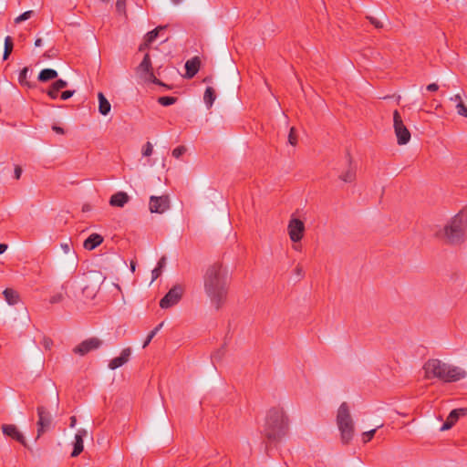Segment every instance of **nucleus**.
I'll return each instance as SVG.
<instances>
[{
    "label": "nucleus",
    "mask_w": 467,
    "mask_h": 467,
    "mask_svg": "<svg viewBox=\"0 0 467 467\" xmlns=\"http://www.w3.org/2000/svg\"><path fill=\"white\" fill-rule=\"evenodd\" d=\"M42 45V39L41 38H37L36 41H35V46L36 47H40Z\"/></svg>",
    "instance_id": "nucleus-55"
},
{
    "label": "nucleus",
    "mask_w": 467,
    "mask_h": 467,
    "mask_svg": "<svg viewBox=\"0 0 467 467\" xmlns=\"http://www.w3.org/2000/svg\"><path fill=\"white\" fill-rule=\"evenodd\" d=\"M456 109H457V113L460 116L467 118V107L464 105L463 102L457 103L456 104Z\"/></svg>",
    "instance_id": "nucleus-36"
},
{
    "label": "nucleus",
    "mask_w": 467,
    "mask_h": 467,
    "mask_svg": "<svg viewBox=\"0 0 467 467\" xmlns=\"http://www.w3.org/2000/svg\"><path fill=\"white\" fill-rule=\"evenodd\" d=\"M32 14H33V11L24 12L23 14H21L19 16H17L15 19V23L18 24L20 22H23V21H26V20L29 19L31 17Z\"/></svg>",
    "instance_id": "nucleus-35"
},
{
    "label": "nucleus",
    "mask_w": 467,
    "mask_h": 467,
    "mask_svg": "<svg viewBox=\"0 0 467 467\" xmlns=\"http://www.w3.org/2000/svg\"><path fill=\"white\" fill-rule=\"evenodd\" d=\"M165 26H157L153 30L148 32L145 36V46H150L157 37L160 30L164 29Z\"/></svg>",
    "instance_id": "nucleus-24"
},
{
    "label": "nucleus",
    "mask_w": 467,
    "mask_h": 467,
    "mask_svg": "<svg viewBox=\"0 0 467 467\" xmlns=\"http://www.w3.org/2000/svg\"><path fill=\"white\" fill-rule=\"evenodd\" d=\"M339 179L344 182H352L356 180V171L349 168L339 176Z\"/></svg>",
    "instance_id": "nucleus-27"
},
{
    "label": "nucleus",
    "mask_w": 467,
    "mask_h": 467,
    "mask_svg": "<svg viewBox=\"0 0 467 467\" xmlns=\"http://www.w3.org/2000/svg\"><path fill=\"white\" fill-rule=\"evenodd\" d=\"M38 420L36 422L37 425V436L39 438L43 433H45L52 424V417L47 409L44 406H38L36 409Z\"/></svg>",
    "instance_id": "nucleus-8"
},
{
    "label": "nucleus",
    "mask_w": 467,
    "mask_h": 467,
    "mask_svg": "<svg viewBox=\"0 0 467 467\" xmlns=\"http://www.w3.org/2000/svg\"><path fill=\"white\" fill-rule=\"evenodd\" d=\"M103 242V237L99 234H90L85 241H84V248L92 251L99 245H100Z\"/></svg>",
    "instance_id": "nucleus-17"
},
{
    "label": "nucleus",
    "mask_w": 467,
    "mask_h": 467,
    "mask_svg": "<svg viewBox=\"0 0 467 467\" xmlns=\"http://www.w3.org/2000/svg\"><path fill=\"white\" fill-rule=\"evenodd\" d=\"M130 201V196L124 192H118L110 197L109 204L115 207H123Z\"/></svg>",
    "instance_id": "nucleus-16"
},
{
    "label": "nucleus",
    "mask_w": 467,
    "mask_h": 467,
    "mask_svg": "<svg viewBox=\"0 0 467 467\" xmlns=\"http://www.w3.org/2000/svg\"><path fill=\"white\" fill-rule=\"evenodd\" d=\"M216 99L215 91L212 87L205 89L203 99L208 109H210Z\"/></svg>",
    "instance_id": "nucleus-23"
},
{
    "label": "nucleus",
    "mask_w": 467,
    "mask_h": 467,
    "mask_svg": "<svg viewBox=\"0 0 467 467\" xmlns=\"http://www.w3.org/2000/svg\"><path fill=\"white\" fill-rule=\"evenodd\" d=\"M458 417H463L467 415V408H460L453 410Z\"/></svg>",
    "instance_id": "nucleus-45"
},
{
    "label": "nucleus",
    "mask_w": 467,
    "mask_h": 467,
    "mask_svg": "<svg viewBox=\"0 0 467 467\" xmlns=\"http://www.w3.org/2000/svg\"><path fill=\"white\" fill-rule=\"evenodd\" d=\"M183 294V287L176 285L161 299L160 306L163 309L171 307L179 303Z\"/></svg>",
    "instance_id": "nucleus-7"
},
{
    "label": "nucleus",
    "mask_w": 467,
    "mask_h": 467,
    "mask_svg": "<svg viewBox=\"0 0 467 467\" xmlns=\"http://www.w3.org/2000/svg\"><path fill=\"white\" fill-rule=\"evenodd\" d=\"M130 356H131V348H123L119 357L112 358L109 362V365H108L109 368L111 370H115V369L122 367L130 360Z\"/></svg>",
    "instance_id": "nucleus-13"
},
{
    "label": "nucleus",
    "mask_w": 467,
    "mask_h": 467,
    "mask_svg": "<svg viewBox=\"0 0 467 467\" xmlns=\"http://www.w3.org/2000/svg\"><path fill=\"white\" fill-rule=\"evenodd\" d=\"M466 230L467 213L461 211L444 226L443 236L450 244H461L465 241Z\"/></svg>",
    "instance_id": "nucleus-4"
},
{
    "label": "nucleus",
    "mask_w": 467,
    "mask_h": 467,
    "mask_svg": "<svg viewBox=\"0 0 467 467\" xmlns=\"http://www.w3.org/2000/svg\"><path fill=\"white\" fill-rule=\"evenodd\" d=\"M22 174V168L18 165L15 167V178L19 180Z\"/></svg>",
    "instance_id": "nucleus-47"
},
{
    "label": "nucleus",
    "mask_w": 467,
    "mask_h": 467,
    "mask_svg": "<svg viewBox=\"0 0 467 467\" xmlns=\"http://www.w3.org/2000/svg\"><path fill=\"white\" fill-rule=\"evenodd\" d=\"M149 46H145V41L140 44V47H139V51H143L145 50L146 48H148Z\"/></svg>",
    "instance_id": "nucleus-54"
},
{
    "label": "nucleus",
    "mask_w": 467,
    "mask_h": 467,
    "mask_svg": "<svg viewBox=\"0 0 467 467\" xmlns=\"http://www.w3.org/2000/svg\"><path fill=\"white\" fill-rule=\"evenodd\" d=\"M101 2H104V3H109V0H100Z\"/></svg>",
    "instance_id": "nucleus-60"
},
{
    "label": "nucleus",
    "mask_w": 467,
    "mask_h": 467,
    "mask_svg": "<svg viewBox=\"0 0 467 467\" xmlns=\"http://www.w3.org/2000/svg\"><path fill=\"white\" fill-rule=\"evenodd\" d=\"M187 149L185 146L181 145L177 148L173 149L171 154L175 159H179L181 156H182L186 152Z\"/></svg>",
    "instance_id": "nucleus-33"
},
{
    "label": "nucleus",
    "mask_w": 467,
    "mask_h": 467,
    "mask_svg": "<svg viewBox=\"0 0 467 467\" xmlns=\"http://www.w3.org/2000/svg\"><path fill=\"white\" fill-rule=\"evenodd\" d=\"M130 268H131V271L134 272L135 271V264L131 262L130 264Z\"/></svg>",
    "instance_id": "nucleus-59"
},
{
    "label": "nucleus",
    "mask_w": 467,
    "mask_h": 467,
    "mask_svg": "<svg viewBox=\"0 0 467 467\" xmlns=\"http://www.w3.org/2000/svg\"><path fill=\"white\" fill-rule=\"evenodd\" d=\"M287 230L292 242H300L304 237L305 223L300 219L292 218L288 223Z\"/></svg>",
    "instance_id": "nucleus-10"
},
{
    "label": "nucleus",
    "mask_w": 467,
    "mask_h": 467,
    "mask_svg": "<svg viewBox=\"0 0 467 467\" xmlns=\"http://www.w3.org/2000/svg\"><path fill=\"white\" fill-rule=\"evenodd\" d=\"M337 425L340 431L341 441L348 444L354 437L355 428L347 402H343L337 410Z\"/></svg>",
    "instance_id": "nucleus-5"
},
{
    "label": "nucleus",
    "mask_w": 467,
    "mask_h": 467,
    "mask_svg": "<svg viewBox=\"0 0 467 467\" xmlns=\"http://www.w3.org/2000/svg\"><path fill=\"white\" fill-rule=\"evenodd\" d=\"M57 77V72L55 69L45 68L39 72L37 79L40 82H47L49 80L55 79Z\"/></svg>",
    "instance_id": "nucleus-19"
},
{
    "label": "nucleus",
    "mask_w": 467,
    "mask_h": 467,
    "mask_svg": "<svg viewBox=\"0 0 467 467\" xmlns=\"http://www.w3.org/2000/svg\"><path fill=\"white\" fill-rule=\"evenodd\" d=\"M177 99H178L175 97L164 96V97H160L158 99V102L161 106L167 107V106H171V105L174 104L177 101Z\"/></svg>",
    "instance_id": "nucleus-29"
},
{
    "label": "nucleus",
    "mask_w": 467,
    "mask_h": 467,
    "mask_svg": "<svg viewBox=\"0 0 467 467\" xmlns=\"http://www.w3.org/2000/svg\"><path fill=\"white\" fill-rule=\"evenodd\" d=\"M149 76H150V80L156 84V85H160V86H164V87H167L165 84H163L160 79H158L154 74H153V71L151 70L150 72L148 73Z\"/></svg>",
    "instance_id": "nucleus-41"
},
{
    "label": "nucleus",
    "mask_w": 467,
    "mask_h": 467,
    "mask_svg": "<svg viewBox=\"0 0 467 467\" xmlns=\"http://www.w3.org/2000/svg\"><path fill=\"white\" fill-rule=\"evenodd\" d=\"M3 295L9 305H16L19 301L18 293L12 288H5Z\"/></svg>",
    "instance_id": "nucleus-20"
},
{
    "label": "nucleus",
    "mask_w": 467,
    "mask_h": 467,
    "mask_svg": "<svg viewBox=\"0 0 467 467\" xmlns=\"http://www.w3.org/2000/svg\"><path fill=\"white\" fill-rule=\"evenodd\" d=\"M138 72L148 74L152 70L150 57L148 53L145 54L142 61L137 67Z\"/></svg>",
    "instance_id": "nucleus-21"
},
{
    "label": "nucleus",
    "mask_w": 467,
    "mask_h": 467,
    "mask_svg": "<svg viewBox=\"0 0 467 467\" xmlns=\"http://www.w3.org/2000/svg\"><path fill=\"white\" fill-rule=\"evenodd\" d=\"M75 93L74 90H65L61 93V99L63 100H67L69 98H71L73 96V94Z\"/></svg>",
    "instance_id": "nucleus-42"
},
{
    "label": "nucleus",
    "mask_w": 467,
    "mask_h": 467,
    "mask_svg": "<svg viewBox=\"0 0 467 467\" xmlns=\"http://www.w3.org/2000/svg\"><path fill=\"white\" fill-rule=\"evenodd\" d=\"M425 378L428 379H438L443 382H455L466 376L462 368L449 365L438 358L429 359L423 366Z\"/></svg>",
    "instance_id": "nucleus-3"
},
{
    "label": "nucleus",
    "mask_w": 467,
    "mask_h": 467,
    "mask_svg": "<svg viewBox=\"0 0 467 467\" xmlns=\"http://www.w3.org/2000/svg\"><path fill=\"white\" fill-rule=\"evenodd\" d=\"M99 111L101 115L106 116L109 113L111 106L102 92L98 94Z\"/></svg>",
    "instance_id": "nucleus-18"
},
{
    "label": "nucleus",
    "mask_w": 467,
    "mask_h": 467,
    "mask_svg": "<svg viewBox=\"0 0 467 467\" xmlns=\"http://www.w3.org/2000/svg\"><path fill=\"white\" fill-rule=\"evenodd\" d=\"M27 72L28 68L26 67H24L19 74L18 81L21 86H26L27 88H32L33 86L30 84L29 81H27Z\"/></svg>",
    "instance_id": "nucleus-28"
},
{
    "label": "nucleus",
    "mask_w": 467,
    "mask_h": 467,
    "mask_svg": "<svg viewBox=\"0 0 467 467\" xmlns=\"http://www.w3.org/2000/svg\"><path fill=\"white\" fill-rule=\"evenodd\" d=\"M53 344V341L50 338H44L43 345L45 348L49 349Z\"/></svg>",
    "instance_id": "nucleus-49"
},
{
    "label": "nucleus",
    "mask_w": 467,
    "mask_h": 467,
    "mask_svg": "<svg viewBox=\"0 0 467 467\" xmlns=\"http://www.w3.org/2000/svg\"><path fill=\"white\" fill-rule=\"evenodd\" d=\"M88 435L85 429H79L75 435L74 448L71 452V457L78 456L84 450L83 439Z\"/></svg>",
    "instance_id": "nucleus-14"
},
{
    "label": "nucleus",
    "mask_w": 467,
    "mask_h": 467,
    "mask_svg": "<svg viewBox=\"0 0 467 467\" xmlns=\"http://www.w3.org/2000/svg\"><path fill=\"white\" fill-rule=\"evenodd\" d=\"M103 342L98 337H89L83 340L73 348V352L78 356H85L90 351L96 350L102 346Z\"/></svg>",
    "instance_id": "nucleus-9"
},
{
    "label": "nucleus",
    "mask_w": 467,
    "mask_h": 467,
    "mask_svg": "<svg viewBox=\"0 0 467 467\" xmlns=\"http://www.w3.org/2000/svg\"><path fill=\"white\" fill-rule=\"evenodd\" d=\"M54 83L60 90L67 86V82L63 79H57Z\"/></svg>",
    "instance_id": "nucleus-44"
},
{
    "label": "nucleus",
    "mask_w": 467,
    "mask_h": 467,
    "mask_svg": "<svg viewBox=\"0 0 467 467\" xmlns=\"http://www.w3.org/2000/svg\"><path fill=\"white\" fill-rule=\"evenodd\" d=\"M450 99H451V101H453V102H455L456 104H457V103H462V102H463V101H462V97H461V95H460V94H456V95H454V96H453V97H451Z\"/></svg>",
    "instance_id": "nucleus-50"
},
{
    "label": "nucleus",
    "mask_w": 467,
    "mask_h": 467,
    "mask_svg": "<svg viewBox=\"0 0 467 467\" xmlns=\"http://www.w3.org/2000/svg\"><path fill=\"white\" fill-rule=\"evenodd\" d=\"M367 19L370 22L371 25H373L376 28L381 29L383 28V23L378 20L377 18L368 16Z\"/></svg>",
    "instance_id": "nucleus-38"
},
{
    "label": "nucleus",
    "mask_w": 467,
    "mask_h": 467,
    "mask_svg": "<svg viewBox=\"0 0 467 467\" xmlns=\"http://www.w3.org/2000/svg\"><path fill=\"white\" fill-rule=\"evenodd\" d=\"M63 300V295L62 294H57L50 298L51 304H57Z\"/></svg>",
    "instance_id": "nucleus-43"
},
{
    "label": "nucleus",
    "mask_w": 467,
    "mask_h": 467,
    "mask_svg": "<svg viewBox=\"0 0 467 467\" xmlns=\"http://www.w3.org/2000/svg\"><path fill=\"white\" fill-rule=\"evenodd\" d=\"M152 150H153L152 144L150 141L146 142V144L143 146V149H142V155L144 157L150 156L152 154Z\"/></svg>",
    "instance_id": "nucleus-37"
},
{
    "label": "nucleus",
    "mask_w": 467,
    "mask_h": 467,
    "mask_svg": "<svg viewBox=\"0 0 467 467\" xmlns=\"http://www.w3.org/2000/svg\"><path fill=\"white\" fill-rule=\"evenodd\" d=\"M126 1L127 0H117L116 2V11L119 15H122L127 17V10H126Z\"/></svg>",
    "instance_id": "nucleus-30"
},
{
    "label": "nucleus",
    "mask_w": 467,
    "mask_h": 467,
    "mask_svg": "<svg viewBox=\"0 0 467 467\" xmlns=\"http://www.w3.org/2000/svg\"><path fill=\"white\" fill-rule=\"evenodd\" d=\"M203 287L216 309L226 301L228 295V271L221 262L210 265L203 275Z\"/></svg>",
    "instance_id": "nucleus-1"
},
{
    "label": "nucleus",
    "mask_w": 467,
    "mask_h": 467,
    "mask_svg": "<svg viewBox=\"0 0 467 467\" xmlns=\"http://www.w3.org/2000/svg\"><path fill=\"white\" fill-rule=\"evenodd\" d=\"M76 422H77V419H76V417H75V416H72V417L70 418V427H72V428H73V427H75Z\"/></svg>",
    "instance_id": "nucleus-53"
},
{
    "label": "nucleus",
    "mask_w": 467,
    "mask_h": 467,
    "mask_svg": "<svg viewBox=\"0 0 467 467\" xmlns=\"http://www.w3.org/2000/svg\"><path fill=\"white\" fill-rule=\"evenodd\" d=\"M1 429L5 436L12 438L13 440L22 444L24 447H27V442L25 436L15 424H3Z\"/></svg>",
    "instance_id": "nucleus-12"
},
{
    "label": "nucleus",
    "mask_w": 467,
    "mask_h": 467,
    "mask_svg": "<svg viewBox=\"0 0 467 467\" xmlns=\"http://www.w3.org/2000/svg\"><path fill=\"white\" fill-rule=\"evenodd\" d=\"M7 244H0V254H2L3 253H5L7 249Z\"/></svg>",
    "instance_id": "nucleus-52"
},
{
    "label": "nucleus",
    "mask_w": 467,
    "mask_h": 467,
    "mask_svg": "<svg viewBox=\"0 0 467 467\" xmlns=\"http://www.w3.org/2000/svg\"><path fill=\"white\" fill-rule=\"evenodd\" d=\"M393 127L398 144H407L410 140V132L404 125L402 118L397 109H395L393 112Z\"/></svg>",
    "instance_id": "nucleus-6"
},
{
    "label": "nucleus",
    "mask_w": 467,
    "mask_h": 467,
    "mask_svg": "<svg viewBox=\"0 0 467 467\" xmlns=\"http://www.w3.org/2000/svg\"><path fill=\"white\" fill-rule=\"evenodd\" d=\"M382 427V424L378 426L377 428L373 429V430H370L368 431H365L362 433V441L364 443H367L375 435L377 430L379 428Z\"/></svg>",
    "instance_id": "nucleus-31"
},
{
    "label": "nucleus",
    "mask_w": 467,
    "mask_h": 467,
    "mask_svg": "<svg viewBox=\"0 0 467 467\" xmlns=\"http://www.w3.org/2000/svg\"><path fill=\"white\" fill-rule=\"evenodd\" d=\"M60 89L55 85V83H52V85L49 87L48 90L47 91V94L48 97L52 99H56L58 97V92Z\"/></svg>",
    "instance_id": "nucleus-32"
},
{
    "label": "nucleus",
    "mask_w": 467,
    "mask_h": 467,
    "mask_svg": "<svg viewBox=\"0 0 467 467\" xmlns=\"http://www.w3.org/2000/svg\"><path fill=\"white\" fill-rule=\"evenodd\" d=\"M201 66V60L198 57H194L189 59L185 63L186 78H193L199 71Z\"/></svg>",
    "instance_id": "nucleus-15"
},
{
    "label": "nucleus",
    "mask_w": 467,
    "mask_h": 467,
    "mask_svg": "<svg viewBox=\"0 0 467 467\" xmlns=\"http://www.w3.org/2000/svg\"><path fill=\"white\" fill-rule=\"evenodd\" d=\"M52 130L57 133V134H64L65 133V130L63 128L59 127V126H57V125H53L52 126Z\"/></svg>",
    "instance_id": "nucleus-51"
},
{
    "label": "nucleus",
    "mask_w": 467,
    "mask_h": 467,
    "mask_svg": "<svg viewBox=\"0 0 467 467\" xmlns=\"http://www.w3.org/2000/svg\"><path fill=\"white\" fill-rule=\"evenodd\" d=\"M289 430V418L280 406L268 410L263 429V435L269 443L279 442Z\"/></svg>",
    "instance_id": "nucleus-2"
},
{
    "label": "nucleus",
    "mask_w": 467,
    "mask_h": 467,
    "mask_svg": "<svg viewBox=\"0 0 467 467\" xmlns=\"http://www.w3.org/2000/svg\"><path fill=\"white\" fill-rule=\"evenodd\" d=\"M426 88L428 91L434 92L439 89V86L436 83H431L429 84Z\"/></svg>",
    "instance_id": "nucleus-48"
},
{
    "label": "nucleus",
    "mask_w": 467,
    "mask_h": 467,
    "mask_svg": "<svg viewBox=\"0 0 467 467\" xmlns=\"http://www.w3.org/2000/svg\"><path fill=\"white\" fill-rule=\"evenodd\" d=\"M183 0H171V2L174 4V5H179L180 3H182Z\"/></svg>",
    "instance_id": "nucleus-56"
},
{
    "label": "nucleus",
    "mask_w": 467,
    "mask_h": 467,
    "mask_svg": "<svg viewBox=\"0 0 467 467\" xmlns=\"http://www.w3.org/2000/svg\"><path fill=\"white\" fill-rule=\"evenodd\" d=\"M149 76H150V80L156 84V85H160V86H164V87H167L165 84H163L160 79H158L154 74H153V71L151 70L150 72L148 73Z\"/></svg>",
    "instance_id": "nucleus-40"
},
{
    "label": "nucleus",
    "mask_w": 467,
    "mask_h": 467,
    "mask_svg": "<svg viewBox=\"0 0 467 467\" xmlns=\"http://www.w3.org/2000/svg\"><path fill=\"white\" fill-rule=\"evenodd\" d=\"M166 265V257L162 256L159 260L157 266L152 270V281L156 280L162 273L163 267Z\"/></svg>",
    "instance_id": "nucleus-25"
},
{
    "label": "nucleus",
    "mask_w": 467,
    "mask_h": 467,
    "mask_svg": "<svg viewBox=\"0 0 467 467\" xmlns=\"http://www.w3.org/2000/svg\"><path fill=\"white\" fill-rule=\"evenodd\" d=\"M288 142L292 146H296L297 144V136H296V129L294 127H292L290 129V131H289V134H288Z\"/></svg>",
    "instance_id": "nucleus-34"
},
{
    "label": "nucleus",
    "mask_w": 467,
    "mask_h": 467,
    "mask_svg": "<svg viewBox=\"0 0 467 467\" xmlns=\"http://www.w3.org/2000/svg\"><path fill=\"white\" fill-rule=\"evenodd\" d=\"M156 334H157V329H153L149 333V335L147 336V338L145 339V341L143 343V346H142L143 348H145L150 343V341L152 340V338L155 337Z\"/></svg>",
    "instance_id": "nucleus-39"
},
{
    "label": "nucleus",
    "mask_w": 467,
    "mask_h": 467,
    "mask_svg": "<svg viewBox=\"0 0 467 467\" xmlns=\"http://www.w3.org/2000/svg\"><path fill=\"white\" fill-rule=\"evenodd\" d=\"M162 325H163V323L161 322L154 329H157V332H158L161 329V327H162Z\"/></svg>",
    "instance_id": "nucleus-57"
},
{
    "label": "nucleus",
    "mask_w": 467,
    "mask_h": 467,
    "mask_svg": "<svg viewBox=\"0 0 467 467\" xmlns=\"http://www.w3.org/2000/svg\"><path fill=\"white\" fill-rule=\"evenodd\" d=\"M62 247H63V249H64L66 252H67V251H68V249H69L68 244H64V245H62Z\"/></svg>",
    "instance_id": "nucleus-58"
},
{
    "label": "nucleus",
    "mask_w": 467,
    "mask_h": 467,
    "mask_svg": "<svg viewBox=\"0 0 467 467\" xmlns=\"http://www.w3.org/2000/svg\"><path fill=\"white\" fill-rule=\"evenodd\" d=\"M295 273H296V275H298L300 278L304 277L305 273H304V270H303L302 265H297L296 266V268H295Z\"/></svg>",
    "instance_id": "nucleus-46"
},
{
    "label": "nucleus",
    "mask_w": 467,
    "mask_h": 467,
    "mask_svg": "<svg viewBox=\"0 0 467 467\" xmlns=\"http://www.w3.org/2000/svg\"><path fill=\"white\" fill-rule=\"evenodd\" d=\"M170 208V200L167 195L151 196L150 198V211L151 213H162Z\"/></svg>",
    "instance_id": "nucleus-11"
},
{
    "label": "nucleus",
    "mask_w": 467,
    "mask_h": 467,
    "mask_svg": "<svg viewBox=\"0 0 467 467\" xmlns=\"http://www.w3.org/2000/svg\"><path fill=\"white\" fill-rule=\"evenodd\" d=\"M458 420H459L458 415H456V412L452 410L450 412L449 416L447 417L445 422L441 426V431L450 430L451 428H452V426H454V424L458 421Z\"/></svg>",
    "instance_id": "nucleus-22"
},
{
    "label": "nucleus",
    "mask_w": 467,
    "mask_h": 467,
    "mask_svg": "<svg viewBox=\"0 0 467 467\" xmlns=\"http://www.w3.org/2000/svg\"><path fill=\"white\" fill-rule=\"evenodd\" d=\"M13 48H14L13 38L8 36L5 39V49H4V55H3L4 60H6L9 57L10 54L13 51Z\"/></svg>",
    "instance_id": "nucleus-26"
}]
</instances>
